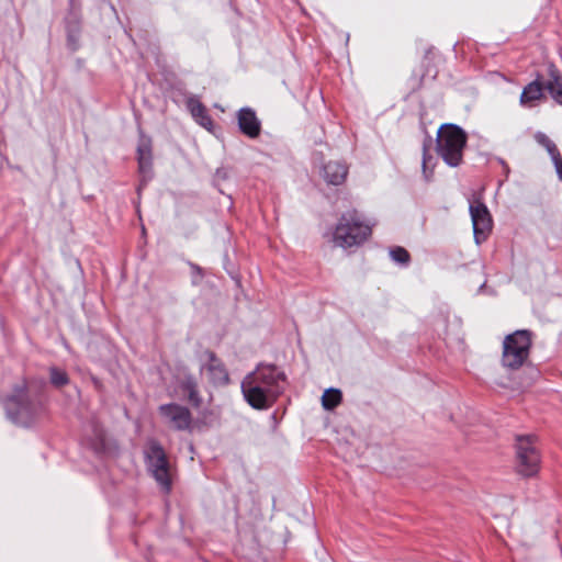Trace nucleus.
<instances>
[{"label": "nucleus", "instance_id": "f257e3e1", "mask_svg": "<svg viewBox=\"0 0 562 562\" xmlns=\"http://www.w3.org/2000/svg\"><path fill=\"white\" fill-rule=\"evenodd\" d=\"M8 418L15 425L31 427L42 414L44 406L38 395L31 396L25 380L12 389L3 402Z\"/></svg>", "mask_w": 562, "mask_h": 562}, {"label": "nucleus", "instance_id": "a211bd4d", "mask_svg": "<svg viewBox=\"0 0 562 562\" xmlns=\"http://www.w3.org/2000/svg\"><path fill=\"white\" fill-rule=\"evenodd\" d=\"M547 91L555 102L562 105V77L560 71L553 63H550L547 66Z\"/></svg>", "mask_w": 562, "mask_h": 562}, {"label": "nucleus", "instance_id": "7ed1b4c3", "mask_svg": "<svg viewBox=\"0 0 562 562\" xmlns=\"http://www.w3.org/2000/svg\"><path fill=\"white\" fill-rule=\"evenodd\" d=\"M467 142L468 136L462 127L445 123L438 130L436 149L446 165L456 168L462 164Z\"/></svg>", "mask_w": 562, "mask_h": 562}, {"label": "nucleus", "instance_id": "39448f33", "mask_svg": "<svg viewBox=\"0 0 562 562\" xmlns=\"http://www.w3.org/2000/svg\"><path fill=\"white\" fill-rule=\"evenodd\" d=\"M147 471L153 475L164 493L171 491L169 462L164 447L156 439H150L144 451Z\"/></svg>", "mask_w": 562, "mask_h": 562}, {"label": "nucleus", "instance_id": "f03ea898", "mask_svg": "<svg viewBox=\"0 0 562 562\" xmlns=\"http://www.w3.org/2000/svg\"><path fill=\"white\" fill-rule=\"evenodd\" d=\"M371 226L356 209L341 214L333 233L334 243L341 248L362 245L370 236Z\"/></svg>", "mask_w": 562, "mask_h": 562}, {"label": "nucleus", "instance_id": "6e6552de", "mask_svg": "<svg viewBox=\"0 0 562 562\" xmlns=\"http://www.w3.org/2000/svg\"><path fill=\"white\" fill-rule=\"evenodd\" d=\"M158 414L171 429L192 431V414L187 406L178 403L161 404Z\"/></svg>", "mask_w": 562, "mask_h": 562}, {"label": "nucleus", "instance_id": "1a4fd4ad", "mask_svg": "<svg viewBox=\"0 0 562 562\" xmlns=\"http://www.w3.org/2000/svg\"><path fill=\"white\" fill-rule=\"evenodd\" d=\"M469 212L473 226L474 240L480 245L490 236L493 228V218L486 204L480 200L470 203Z\"/></svg>", "mask_w": 562, "mask_h": 562}, {"label": "nucleus", "instance_id": "412c9836", "mask_svg": "<svg viewBox=\"0 0 562 562\" xmlns=\"http://www.w3.org/2000/svg\"><path fill=\"white\" fill-rule=\"evenodd\" d=\"M535 139L540 146H542L548 151L551 160L553 159V157L560 155V150L558 149L557 145L554 144L553 140H551L548 137L547 134L542 132H537L535 134Z\"/></svg>", "mask_w": 562, "mask_h": 562}, {"label": "nucleus", "instance_id": "393cba45", "mask_svg": "<svg viewBox=\"0 0 562 562\" xmlns=\"http://www.w3.org/2000/svg\"><path fill=\"white\" fill-rule=\"evenodd\" d=\"M188 265H189V267L191 269V273H192V284L196 285L200 283V281L204 277L203 269L199 265L191 262V261H189Z\"/></svg>", "mask_w": 562, "mask_h": 562}, {"label": "nucleus", "instance_id": "423d86ee", "mask_svg": "<svg viewBox=\"0 0 562 562\" xmlns=\"http://www.w3.org/2000/svg\"><path fill=\"white\" fill-rule=\"evenodd\" d=\"M532 435L516 436V471L525 477L536 475L540 469V452Z\"/></svg>", "mask_w": 562, "mask_h": 562}, {"label": "nucleus", "instance_id": "2eb2a0df", "mask_svg": "<svg viewBox=\"0 0 562 562\" xmlns=\"http://www.w3.org/2000/svg\"><path fill=\"white\" fill-rule=\"evenodd\" d=\"M546 86L547 80H544V76L537 72L536 78L522 89L519 100L520 104L524 106H532L536 101L543 97V92L547 90Z\"/></svg>", "mask_w": 562, "mask_h": 562}, {"label": "nucleus", "instance_id": "0eeeda50", "mask_svg": "<svg viewBox=\"0 0 562 562\" xmlns=\"http://www.w3.org/2000/svg\"><path fill=\"white\" fill-rule=\"evenodd\" d=\"M246 376H252L254 383H257L268 395L270 391L277 392L276 401L285 390L286 375L274 364L260 363L255 371L248 373Z\"/></svg>", "mask_w": 562, "mask_h": 562}, {"label": "nucleus", "instance_id": "b1692460", "mask_svg": "<svg viewBox=\"0 0 562 562\" xmlns=\"http://www.w3.org/2000/svg\"><path fill=\"white\" fill-rule=\"evenodd\" d=\"M50 383L57 387H61L66 384H68L69 379L65 371L58 369V368H50Z\"/></svg>", "mask_w": 562, "mask_h": 562}, {"label": "nucleus", "instance_id": "4468645a", "mask_svg": "<svg viewBox=\"0 0 562 562\" xmlns=\"http://www.w3.org/2000/svg\"><path fill=\"white\" fill-rule=\"evenodd\" d=\"M177 387L192 407L199 408L202 405L203 398L199 391V383L192 373L184 372L178 380Z\"/></svg>", "mask_w": 562, "mask_h": 562}, {"label": "nucleus", "instance_id": "5701e85b", "mask_svg": "<svg viewBox=\"0 0 562 562\" xmlns=\"http://www.w3.org/2000/svg\"><path fill=\"white\" fill-rule=\"evenodd\" d=\"M389 254L391 259L398 265L407 266L411 261V255L404 247H392L390 248Z\"/></svg>", "mask_w": 562, "mask_h": 562}, {"label": "nucleus", "instance_id": "dca6fc26", "mask_svg": "<svg viewBox=\"0 0 562 562\" xmlns=\"http://www.w3.org/2000/svg\"><path fill=\"white\" fill-rule=\"evenodd\" d=\"M187 108L190 111L195 122L206 130H212L213 120L210 116L205 105L195 97H190L187 100Z\"/></svg>", "mask_w": 562, "mask_h": 562}, {"label": "nucleus", "instance_id": "20e7f679", "mask_svg": "<svg viewBox=\"0 0 562 562\" xmlns=\"http://www.w3.org/2000/svg\"><path fill=\"white\" fill-rule=\"evenodd\" d=\"M531 345V333L527 329L507 335L503 342V367L509 370L521 368L529 358Z\"/></svg>", "mask_w": 562, "mask_h": 562}, {"label": "nucleus", "instance_id": "6ab92c4d", "mask_svg": "<svg viewBox=\"0 0 562 562\" xmlns=\"http://www.w3.org/2000/svg\"><path fill=\"white\" fill-rule=\"evenodd\" d=\"M342 401V393L339 389L329 387L322 396V405L325 409L330 411L337 407Z\"/></svg>", "mask_w": 562, "mask_h": 562}, {"label": "nucleus", "instance_id": "aec40b11", "mask_svg": "<svg viewBox=\"0 0 562 562\" xmlns=\"http://www.w3.org/2000/svg\"><path fill=\"white\" fill-rule=\"evenodd\" d=\"M67 42L68 46L76 50L78 48V41L80 36V23L78 20H68L66 23Z\"/></svg>", "mask_w": 562, "mask_h": 562}, {"label": "nucleus", "instance_id": "f8f14e48", "mask_svg": "<svg viewBox=\"0 0 562 562\" xmlns=\"http://www.w3.org/2000/svg\"><path fill=\"white\" fill-rule=\"evenodd\" d=\"M207 362L201 366L200 371L206 372L209 382L214 386H223L229 383L228 371L223 361L214 351L206 350Z\"/></svg>", "mask_w": 562, "mask_h": 562}, {"label": "nucleus", "instance_id": "9b49d317", "mask_svg": "<svg viewBox=\"0 0 562 562\" xmlns=\"http://www.w3.org/2000/svg\"><path fill=\"white\" fill-rule=\"evenodd\" d=\"M136 159L142 182L146 184L153 178V139L140 127L138 128Z\"/></svg>", "mask_w": 562, "mask_h": 562}, {"label": "nucleus", "instance_id": "a878e982", "mask_svg": "<svg viewBox=\"0 0 562 562\" xmlns=\"http://www.w3.org/2000/svg\"><path fill=\"white\" fill-rule=\"evenodd\" d=\"M552 164L554 166L558 178L562 181V156L561 154L553 157Z\"/></svg>", "mask_w": 562, "mask_h": 562}, {"label": "nucleus", "instance_id": "bb28decb", "mask_svg": "<svg viewBox=\"0 0 562 562\" xmlns=\"http://www.w3.org/2000/svg\"><path fill=\"white\" fill-rule=\"evenodd\" d=\"M499 162L502 164L503 166V170H504V173L506 177H508V173H509V167L508 165L505 162L504 159L499 158Z\"/></svg>", "mask_w": 562, "mask_h": 562}, {"label": "nucleus", "instance_id": "f3484780", "mask_svg": "<svg viewBox=\"0 0 562 562\" xmlns=\"http://www.w3.org/2000/svg\"><path fill=\"white\" fill-rule=\"evenodd\" d=\"M348 175L346 165L338 161H328L323 166V178L328 184L340 186Z\"/></svg>", "mask_w": 562, "mask_h": 562}, {"label": "nucleus", "instance_id": "cd10ccee", "mask_svg": "<svg viewBox=\"0 0 562 562\" xmlns=\"http://www.w3.org/2000/svg\"><path fill=\"white\" fill-rule=\"evenodd\" d=\"M2 146H5V140L2 131L0 130V155H2Z\"/></svg>", "mask_w": 562, "mask_h": 562}, {"label": "nucleus", "instance_id": "4be33fe9", "mask_svg": "<svg viewBox=\"0 0 562 562\" xmlns=\"http://www.w3.org/2000/svg\"><path fill=\"white\" fill-rule=\"evenodd\" d=\"M431 143H432V139L430 136H427L423 143L422 169H423V175L426 180H429L432 177V170L428 171V167H427L428 161L431 160V158H432L431 155L429 154V147L431 146Z\"/></svg>", "mask_w": 562, "mask_h": 562}, {"label": "nucleus", "instance_id": "9d476101", "mask_svg": "<svg viewBox=\"0 0 562 562\" xmlns=\"http://www.w3.org/2000/svg\"><path fill=\"white\" fill-rule=\"evenodd\" d=\"M240 389L244 400L254 409L265 411L276 403L277 392L270 391L268 395L257 383H254L252 376H245L241 381Z\"/></svg>", "mask_w": 562, "mask_h": 562}, {"label": "nucleus", "instance_id": "ddd939ff", "mask_svg": "<svg viewBox=\"0 0 562 562\" xmlns=\"http://www.w3.org/2000/svg\"><path fill=\"white\" fill-rule=\"evenodd\" d=\"M239 131L247 137L255 139L261 134V121L252 108L244 106L237 112Z\"/></svg>", "mask_w": 562, "mask_h": 562}]
</instances>
